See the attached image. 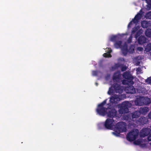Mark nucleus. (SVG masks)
Wrapping results in <instances>:
<instances>
[{"mask_svg":"<svg viewBox=\"0 0 151 151\" xmlns=\"http://www.w3.org/2000/svg\"><path fill=\"white\" fill-rule=\"evenodd\" d=\"M151 102L150 98L147 97H142L141 99H137L135 101L136 105L141 106L144 104L147 105Z\"/></svg>","mask_w":151,"mask_h":151,"instance_id":"39448f33","label":"nucleus"},{"mask_svg":"<svg viewBox=\"0 0 151 151\" xmlns=\"http://www.w3.org/2000/svg\"><path fill=\"white\" fill-rule=\"evenodd\" d=\"M123 89L120 85L117 83H114L112 85L111 87L109 88L108 93L109 94L114 92V91L116 93H121L123 92Z\"/></svg>","mask_w":151,"mask_h":151,"instance_id":"20e7f679","label":"nucleus"},{"mask_svg":"<svg viewBox=\"0 0 151 151\" xmlns=\"http://www.w3.org/2000/svg\"><path fill=\"white\" fill-rule=\"evenodd\" d=\"M127 69V68L125 66H122L121 68V71H124L126 70Z\"/></svg>","mask_w":151,"mask_h":151,"instance_id":"c9c22d12","label":"nucleus"},{"mask_svg":"<svg viewBox=\"0 0 151 151\" xmlns=\"http://www.w3.org/2000/svg\"><path fill=\"white\" fill-rule=\"evenodd\" d=\"M148 122V119L147 117L142 116L138 119L136 120V123L139 125H142L147 124Z\"/></svg>","mask_w":151,"mask_h":151,"instance_id":"9d476101","label":"nucleus"},{"mask_svg":"<svg viewBox=\"0 0 151 151\" xmlns=\"http://www.w3.org/2000/svg\"><path fill=\"white\" fill-rule=\"evenodd\" d=\"M142 11V10H140V11Z\"/></svg>","mask_w":151,"mask_h":151,"instance_id":"603ef678","label":"nucleus"},{"mask_svg":"<svg viewBox=\"0 0 151 151\" xmlns=\"http://www.w3.org/2000/svg\"><path fill=\"white\" fill-rule=\"evenodd\" d=\"M132 36L131 35L130 36L129 38L127 39V41L126 42L127 43H127L128 44L132 42Z\"/></svg>","mask_w":151,"mask_h":151,"instance_id":"c85d7f7f","label":"nucleus"},{"mask_svg":"<svg viewBox=\"0 0 151 151\" xmlns=\"http://www.w3.org/2000/svg\"><path fill=\"white\" fill-rule=\"evenodd\" d=\"M140 110L141 113H146L148 111L149 109L148 108L145 107L143 108H141Z\"/></svg>","mask_w":151,"mask_h":151,"instance_id":"b1692460","label":"nucleus"},{"mask_svg":"<svg viewBox=\"0 0 151 151\" xmlns=\"http://www.w3.org/2000/svg\"><path fill=\"white\" fill-rule=\"evenodd\" d=\"M121 76V75L119 73H115L113 75V79L114 82H118L120 80Z\"/></svg>","mask_w":151,"mask_h":151,"instance_id":"2eb2a0df","label":"nucleus"},{"mask_svg":"<svg viewBox=\"0 0 151 151\" xmlns=\"http://www.w3.org/2000/svg\"><path fill=\"white\" fill-rule=\"evenodd\" d=\"M110 41L114 42V47H128L127 45L125 42L123 45L122 42L119 40V37L116 35H112L109 38Z\"/></svg>","mask_w":151,"mask_h":151,"instance_id":"f257e3e1","label":"nucleus"},{"mask_svg":"<svg viewBox=\"0 0 151 151\" xmlns=\"http://www.w3.org/2000/svg\"><path fill=\"white\" fill-rule=\"evenodd\" d=\"M129 124H130V125H132V124H130V123H129Z\"/></svg>","mask_w":151,"mask_h":151,"instance_id":"8fccbe9b","label":"nucleus"},{"mask_svg":"<svg viewBox=\"0 0 151 151\" xmlns=\"http://www.w3.org/2000/svg\"><path fill=\"white\" fill-rule=\"evenodd\" d=\"M138 42L139 44H143L146 42V38L143 36L139 37L138 39Z\"/></svg>","mask_w":151,"mask_h":151,"instance_id":"a211bd4d","label":"nucleus"},{"mask_svg":"<svg viewBox=\"0 0 151 151\" xmlns=\"http://www.w3.org/2000/svg\"><path fill=\"white\" fill-rule=\"evenodd\" d=\"M134 143L135 145H139L141 144V141L139 140H135Z\"/></svg>","mask_w":151,"mask_h":151,"instance_id":"473e14b6","label":"nucleus"},{"mask_svg":"<svg viewBox=\"0 0 151 151\" xmlns=\"http://www.w3.org/2000/svg\"><path fill=\"white\" fill-rule=\"evenodd\" d=\"M147 3L148 6H149V9L151 7V0H145Z\"/></svg>","mask_w":151,"mask_h":151,"instance_id":"7c9ffc66","label":"nucleus"},{"mask_svg":"<svg viewBox=\"0 0 151 151\" xmlns=\"http://www.w3.org/2000/svg\"><path fill=\"white\" fill-rule=\"evenodd\" d=\"M148 117L150 119H151V111L148 114Z\"/></svg>","mask_w":151,"mask_h":151,"instance_id":"ea45409f","label":"nucleus"},{"mask_svg":"<svg viewBox=\"0 0 151 151\" xmlns=\"http://www.w3.org/2000/svg\"><path fill=\"white\" fill-rule=\"evenodd\" d=\"M141 26L143 28H147L150 26V23L147 21L143 20L141 22Z\"/></svg>","mask_w":151,"mask_h":151,"instance_id":"aec40b11","label":"nucleus"},{"mask_svg":"<svg viewBox=\"0 0 151 151\" xmlns=\"http://www.w3.org/2000/svg\"><path fill=\"white\" fill-rule=\"evenodd\" d=\"M141 14L139 13L137 14L135 16L134 18L133 19V23L135 24H136L138 23L139 20L141 18Z\"/></svg>","mask_w":151,"mask_h":151,"instance_id":"f3484780","label":"nucleus"},{"mask_svg":"<svg viewBox=\"0 0 151 151\" xmlns=\"http://www.w3.org/2000/svg\"><path fill=\"white\" fill-rule=\"evenodd\" d=\"M121 48V50L122 51V54L124 55H127L128 52V48Z\"/></svg>","mask_w":151,"mask_h":151,"instance_id":"5701e85b","label":"nucleus"},{"mask_svg":"<svg viewBox=\"0 0 151 151\" xmlns=\"http://www.w3.org/2000/svg\"><path fill=\"white\" fill-rule=\"evenodd\" d=\"M145 34L147 37L151 38V29H147L145 31Z\"/></svg>","mask_w":151,"mask_h":151,"instance_id":"4be33fe9","label":"nucleus"},{"mask_svg":"<svg viewBox=\"0 0 151 151\" xmlns=\"http://www.w3.org/2000/svg\"><path fill=\"white\" fill-rule=\"evenodd\" d=\"M145 82L148 84H151V77L148 78L145 80Z\"/></svg>","mask_w":151,"mask_h":151,"instance_id":"c756f323","label":"nucleus"},{"mask_svg":"<svg viewBox=\"0 0 151 151\" xmlns=\"http://www.w3.org/2000/svg\"><path fill=\"white\" fill-rule=\"evenodd\" d=\"M137 50L140 51H142L143 50V48H137Z\"/></svg>","mask_w":151,"mask_h":151,"instance_id":"e433bc0d","label":"nucleus"},{"mask_svg":"<svg viewBox=\"0 0 151 151\" xmlns=\"http://www.w3.org/2000/svg\"><path fill=\"white\" fill-rule=\"evenodd\" d=\"M132 104L128 101L123 102L121 104H119V112L120 114H122L127 113L129 111V108L131 107Z\"/></svg>","mask_w":151,"mask_h":151,"instance_id":"7ed1b4c3","label":"nucleus"},{"mask_svg":"<svg viewBox=\"0 0 151 151\" xmlns=\"http://www.w3.org/2000/svg\"><path fill=\"white\" fill-rule=\"evenodd\" d=\"M130 113L132 119L138 118L141 115V112L139 111H135Z\"/></svg>","mask_w":151,"mask_h":151,"instance_id":"dca6fc26","label":"nucleus"},{"mask_svg":"<svg viewBox=\"0 0 151 151\" xmlns=\"http://www.w3.org/2000/svg\"><path fill=\"white\" fill-rule=\"evenodd\" d=\"M113 134L114 135L117 136H118L119 135V133H116V132H113Z\"/></svg>","mask_w":151,"mask_h":151,"instance_id":"a19ab883","label":"nucleus"},{"mask_svg":"<svg viewBox=\"0 0 151 151\" xmlns=\"http://www.w3.org/2000/svg\"><path fill=\"white\" fill-rule=\"evenodd\" d=\"M115 128L119 132H125L127 130L126 123L123 122H119L116 124Z\"/></svg>","mask_w":151,"mask_h":151,"instance_id":"0eeeda50","label":"nucleus"},{"mask_svg":"<svg viewBox=\"0 0 151 151\" xmlns=\"http://www.w3.org/2000/svg\"><path fill=\"white\" fill-rule=\"evenodd\" d=\"M131 83L130 82V81L124 79L122 81V83L124 85H131Z\"/></svg>","mask_w":151,"mask_h":151,"instance_id":"a878e982","label":"nucleus"},{"mask_svg":"<svg viewBox=\"0 0 151 151\" xmlns=\"http://www.w3.org/2000/svg\"><path fill=\"white\" fill-rule=\"evenodd\" d=\"M106 101L107 99H105L98 105L96 111L97 113L100 116H104L107 114L108 107L106 108L104 107L106 104Z\"/></svg>","mask_w":151,"mask_h":151,"instance_id":"f03ea898","label":"nucleus"},{"mask_svg":"<svg viewBox=\"0 0 151 151\" xmlns=\"http://www.w3.org/2000/svg\"><path fill=\"white\" fill-rule=\"evenodd\" d=\"M122 100L121 96L119 95H114L110 98V101L112 104L117 103Z\"/></svg>","mask_w":151,"mask_h":151,"instance_id":"9b49d317","label":"nucleus"},{"mask_svg":"<svg viewBox=\"0 0 151 151\" xmlns=\"http://www.w3.org/2000/svg\"><path fill=\"white\" fill-rule=\"evenodd\" d=\"M150 132L151 129L150 128H143L140 132V135L141 137H144L149 134Z\"/></svg>","mask_w":151,"mask_h":151,"instance_id":"ddd939ff","label":"nucleus"},{"mask_svg":"<svg viewBox=\"0 0 151 151\" xmlns=\"http://www.w3.org/2000/svg\"><path fill=\"white\" fill-rule=\"evenodd\" d=\"M141 92L142 93H145V92H143L142 91Z\"/></svg>","mask_w":151,"mask_h":151,"instance_id":"49530a36","label":"nucleus"},{"mask_svg":"<svg viewBox=\"0 0 151 151\" xmlns=\"http://www.w3.org/2000/svg\"><path fill=\"white\" fill-rule=\"evenodd\" d=\"M115 65H116V67H119V65L118 64H115Z\"/></svg>","mask_w":151,"mask_h":151,"instance_id":"37998d69","label":"nucleus"},{"mask_svg":"<svg viewBox=\"0 0 151 151\" xmlns=\"http://www.w3.org/2000/svg\"><path fill=\"white\" fill-rule=\"evenodd\" d=\"M145 50L144 51L145 53H148L151 56V48H145Z\"/></svg>","mask_w":151,"mask_h":151,"instance_id":"393cba45","label":"nucleus"},{"mask_svg":"<svg viewBox=\"0 0 151 151\" xmlns=\"http://www.w3.org/2000/svg\"><path fill=\"white\" fill-rule=\"evenodd\" d=\"M139 64H140V62H138V63H137V65H139Z\"/></svg>","mask_w":151,"mask_h":151,"instance_id":"c03bdc74","label":"nucleus"},{"mask_svg":"<svg viewBox=\"0 0 151 151\" xmlns=\"http://www.w3.org/2000/svg\"><path fill=\"white\" fill-rule=\"evenodd\" d=\"M150 134L151 135V134Z\"/></svg>","mask_w":151,"mask_h":151,"instance_id":"864d4df0","label":"nucleus"},{"mask_svg":"<svg viewBox=\"0 0 151 151\" xmlns=\"http://www.w3.org/2000/svg\"><path fill=\"white\" fill-rule=\"evenodd\" d=\"M141 34V32L140 30H139L137 32L134 36V37L136 39Z\"/></svg>","mask_w":151,"mask_h":151,"instance_id":"cd10ccee","label":"nucleus"},{"mask_svg":"<svg viewBox=\"0 0 151 151\" xmlns=\"http://www.w3.org/2000/svg\"><path fill=\"white\" fill-rule=\"evenodd\" d=\"M108 107L109 109L108 112L107 114L108 117L113 119V118L116 116L117 113V111L114 108H110L109 107L111 106L110 104H108Z\"/></svg>","mask_w":151,"mask_h":151,"instance_id":"1a4fd4ad","label":"nucleus"},{"mask_svg":"<svg viewBox=\"0 0 151 151\" xmlns=\"http://www.w3.org/2000/svg\"><path fill=\"white\" fill-rule=\"evenodd\" d=\"M108 48V51L106 53H104L103 54V56L104 57L106 58H109L111 57V55L110 53L112 52V50L111 49V48H106L105 49L104 48V50H106Z\"/></svg>","mask_w":151,"mask_h":151,"instance_id":"6ab92c4d","label":"nucleus"},{"mask_svg":"<svg viewBox=\"0 0 151 151\" xmlns=\"http://www.w3.org/2000/svg\"><path fill=\"white\" fill-rule=\"evenodd\" d=\"M133 22V19H132V21H130L128 24V27H131V26L132 24V23Z\"/></svg>","mask_w":151,"mask_h":151,"instance_id":"f704fd0d","label":"nucleus"},{"mask_svg":"<svg viewBox=\"0 0 151 151\" xmlns=\"http://www.w3.org/2000/svg\"><path fill=\"white\" fill-rule=\"evenodd\" d=\"M147 139L148 141H151V135H150L149 134V136L148 137Z\"/></svg>","mask_w":151,"mask_h":151,"instance_id":"4c0bfd02","label":"nucleus"},{"mask_svg":"<svg viewBox=\"0 0 151 151\" xmlns=\"http://www.w3.org/2000/svg\"><path fill=\"white\" fill-rule=\"evenodd\" d=\"M114 120L113 119H107L104 123L105 128L107 129H111L114 126Z\"/></svg>","mask_w":151,"mask_h":151,"instance_id":"6e6552de","label":"nucleus"},{"mask_svg":"<svg viewBox=\"0 0 151 151\" xmlns=\"http://www.w3.org/2000/svg\"><path fill=\"white\" fill-rule=\"evenodd\" d=\"M125 91L128 93L134 94L136 92L135 88L132 86H130L126 88Z\"/></svg>","mask_w":151,"mask_h":151,"instance_id":"4468645a","label":"nucleus"},{"mask_svg":"<svg viewBox=\"0 0 151 151\" xmlns=\"http://www.w3.org/2000/svg\"><path fill=\"white\" fill-rule=\"evenodd\" d=\"M129 48V50H131V52H130V53H132L134 51V48Z\"/></svg>","mask_w":151,"mask_h":151,"instance_id":"58836bf2","label":"nucleus"},{"mask_svg":"<svg viewBox=\"0 0 151 151\" xmlns=\"http://www.w3.org/2000/svg\"><path fill=\"white\" fill-rule=\"evenodd\" d=\"M123 119L127 121L130 122L132 120V116L131 113L127 115H124L123 117Z\"/></svg>","mask_w":151,"mask_h":151,"instance_id":"412c9836","label":"nucleus"},{"mask_svg":"<svg viewBox=\"0 0 151 151\" xmlns=\"http://www.w3.org/2000/svg\"><path fill=\"white\" fill-rule=\"evenodd\" d=\"M142 90H145V89H144V88H142Z\"/></svg>","mask_w":151,"mask_h":151,"instance_id":"09e8293b","label":"nucleus"},{"mask_svg":"<svg viewBox=\"0 0 151 151\" xmlns=\"http://www.w3.org/2000/svg\"><path fill=\"white\" fill-rule=\"evenodd\" d=\"M122 76L124 78L130 81V82L131 83V85L134 84V83L133 81V77L129 72L127 71L123 73Z\"/></svg>","mask_w":151,"mask_h":151,"instance_id":"f8f14e48","label":"nucleus"},{"mask_svg":"<svg viewBox=\"0 0 151 151\" xmlns=\"http://www.w3.org/2000/svg\"><path fill=\"white\" fill-rule=\"evenodd\" d=\"M92 74L94 76H96L97 75V72L96 71L93 70L92 71Z\"/></svg>","mask_w":151,"mask_h":151,"instance_id":"72a5a7b5","label":"nucleus"},{"mask_svg":"<svg viewBox=\"0 0 151 151\" xmlns=\"http://www.w3.org/2000/svg\"><path fill=\"white\" fill-rule=\"evenodd\" d=\"M138 134L139 132L137 129L133 130L127 134V139L129 141H133L137 138Z\"/></svg>","mask_w":151,"mask_h":151,"instance_id":"423d86ee","label":"nucleus"},{"mask_svg":"<svg viewBox=\"0 0 151 151\" xmlns=\"http://www.w3.org/2000/svg\"><path fill=\"white\" fill-rule=\"evenodd\" d=\"M137 30L138 29L136 27H134L133 28L132 31V35L135 33L136 32H137Z\"/></svg>","mask_w":151,"mask_h":151,"instance_id":"2f4dec72","label":"nucleus"},{"mask_svg":"<svg viewBox=\"0 0 151 151\" xmlns=\"http://www.w3.org/2000/svg\"><path fill=\"white\" fill-rule=\"evenodd\" d=\"M141 70V69L139 68H138L137 69V71H139Z\"/></svg>","mask_w":151,"mask_h":151,"instance_id":"79ce46f5","label":"nucleus"},{"mask_svg":"<svg viewBox=\"0 0 151 151\" xmlns=\"http://www.w3.org/2000/svg\"><path fill=\"white\" fill-rule=\"evenodd\" d=\"M96 86H97L98 84L97 83H96Z\"/></svg>","mask_w":151,"mask_h":151,"instance_id":"de8ad7c7","label":"nucleus"},{"mask_svg":"<svg viewBox=\"0 0 151 151\" xmlns=\"http://www.w3.org/2000/svg\"><path fill=\"white\" fill-rule=\"evenodd\" d=\"M148 47H151V43L150 44Z\"/></svg>","mask_w":151,"mask_h":151,"instance_id":"a18cd8bd","label":"nucleus"},{"mask_svg":"<svg viewBox=\"0 0 151 151\" xmlns=\"http://www.w3.org/2000/svg\"><path fill=\"white\" fill-rule=\"evenodd\" d=\"M145 17L147 19H151V11L147 12L146 14Z\"/></svg>","mask_w":151,"mask_h":151,"instance_id":"bb28decb","label":"nucleus"},{"mask_svg":"<svg viewBox=\"0 0 151 151\" xmlns=\"http://www.w3.org/2000/svg\"><path fill=\"white\" fill-rule=\"evenodd\" d=\"M150 145H151V142H150Z\"/></svg>","mask_w":151,"mask_h":151,"instance_id":"3c124183","label":"nucleus"}]
</instances>
